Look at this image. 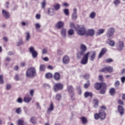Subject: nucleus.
Wrapping results in <instances>:
<instances>
[{"instance_id":"46","label":"nucleus","mask_w":125,"mask_h":125,"mask_svg":"<svg viewBox=\"0 0 125 125\" xmlns=\"http://www.w3.org/2000/svg\"><path fill=\"white\" fill-rule=\"evenodd\" d=\"M120 3L121 1L120 0H115L114 1V4L116 6H117V5H119V4H120Z\"/></svg>"},{"instance_id":"14","label":"nucleus","mask_w":125,"mask_h":125,"mask_svg":"<svg viewBox=\"0 0 125 125\" xmlns=\"http://www.w3.org/2000/svg\"><path fill=\"white\" fill-rule=\"evenodd\" d=\"M105 84L104 83H97L95 84V88L97 90H99L100 88H101L102 87L104 86Z\"/></svg>"},{"instance_id":"33","label":"nucleus","mask_w":125,"mask_h":125,"mask_svg":"<svg viewBox=\"0 0 125 125\" xmlns=\"http://www.w3.org/2000/svg\"><path fill=\"white\" fill-rule=\"evenodd\" d=\"M24 120L20 119L18 121V125H24Z\"/></svg>"},{"instance_id":"39","label":"nucleus","mask_w":125,"mask_h":125,"mask_svg":"<svg viewBox=\"0 0 125 125\" xmlns=\"http://www.w3.org/2000/svg\"><path fill=\"white\" fill-rule=\"evenodd\" d=\"M46 79H51L52 78V74L50 73H48L45 75Z\"/></svg>"},{"instance_id":"41","label":"nucleus","mask_w":125,"mask_h":125,"mask_svg":"<svg viewBox=\"0 0 125 125\" xmlns=\"http://www.w3.org/2000/svg\"><path fill=\"white\" fill-rule=\"evenodd\" d=\"M94 119L95 120H99V119H100V116L99 113H95L94 115Z\"/></svg>"},{"instance_id":"50","label":"nucleus","mask_w":125,"mask_h":125,"mask_svg":"<svg viewBox=\"0 0 125 125\" xmlns=\"http://www.w3.org/2000/svg\"><path fill=\"white\" fill-rule=\"evenodd\" d=\"M77 8L73 9V13H72V16H77Z\"/></svg>"},{"instance_id":"10","label":"nucleus","mask_w":125,"mask_h":125,"mask_svg":"<svg viewBox=\"0 0 125 125\" xmlns=\"http://www.w3.org/2000/svg\"><path fill=\"white\" fill-rule=\"evenodd\" d=\"M62 62L64 64H68L69 62H70V57L68 56H64L62 58Z\"/></svg>"},{"instance_id":"56","label":"nucleus","mask_w":125,"mask_h":125,"mask_svg":"<svg viewBox=\"0 0 125 125\" xmlns=\"http://www.w3.org/2000/svg\"><path fill=\"white\" fill-rule=\"evenodd\" d=\"M83 78L85 79V80H87L89 78V74H85L83 76Z\"/></svg>"},{"instance_id":"11","label":"nucleus","mask_w":125,"mask_h":125,"mask_svg":"<svg viewBox=\"0 0 125 125\" xmlns=\"http://www.w3.org/2000/svg\"><path fill=\"white\" fill-rule=\"evenodd\" d=\"M55 27L57 29H61L62 27H64V22L60 21L55 24Z\"/></svg>"},{"instance_id":"5","label":"nucleus","mask_w":125,"mask_h":125,"mask_svg":"<svg viewBox=\"0 0 125 125\" xmlns=\"http://www.w3.org/2000/svg\"><path fill=\"white\" fill-rule=\"evenodd\" d=\"M29 52L31 53L33 58H37L38 57V52L35 50V47L31 46L29 48Z\"/></svg>"},{"instance_id":"29","label":"nucleus","mask_w":125,"mask_h":125,"mask_svg":"<svg viewBox=\"0 0 125 125\" xmlns=\"http://www.w3.org/2000/svg\"><path fill=\"white\" fill-rule=\"evenodd\" d=\"M93 104L94 108L98 107V100L94 99L93 100Z\"/></svg>"},{"instance_id":"40","label":"nucleus","mask_w":125,"mask_h":125,"mask_svg":"<svg viewBox=\"0 0 125 125\" xmlns=\"http://www.w3.org/2000/svg\"><path fill=\"white\" fill-rule=\"evenodd\" d=\"M106 70L107 72L111 73L113 72V67L112 66H106Z\"/></svg>"},{"instance_id":"8","label":"nucleus","mask_w":125,"mask_h":125,"mask_svg":"<svg viewBox=\"0 0 125 125\" xmlns=\"http://www.w3.org/2000/svg\"><path fill=\"white\" fill-rule=\"evenodd\" d=\"M86 53H88V56H90L89 57V60L90 61H93L94 60V58L96 56V53L95 51H91V52H88Z\"/></svg>"},{"instance_id":"18","label":"nucleus","mask_w":125,"mask_h":125,"mask_svg":"<svg viewBox=\"0 0 125 125\" xmlns=\"http://www.w3.org/2000/svg\"><path fill=\"white\" fill-rule=\"evenodd\" d=\"M83 55H84V52L82 51L78 52L77 54V58H78V59H81Z\"/></svg>"},{"instance_id":"25","label":"nucleus","mask_w":125,"mask_h":125,"mask_svg":"<svg viewBox=\"0 0 125 125\" xmlns=\"http://www.w3.org/2000/svg\"><path fill=\"white\" fill-rule=\"evenodd\" d=\"M106 92V84L101 88L100 93L101 94H104Z\"/></svg>"},{"instance_id":"57","label":"nucleus","mask_w":125,"mask_h":125,"mask_svg":"<svg viewBox=\"0 0 125 125\" xmlns=\"http://www.w3.org/2000/svg\"><path fill=\"white\" fill-rule=\"evenodd\" d=\"M105 61L107 63H111V62H113V59H106Z\"/></svg>"},{"instance_id":"23","label":"nucleus","mask_w":125,"mask_h":125,"mask_svg":"<svg viewBox=\"0 0 125 125\" xmlns=\"http://www.w3.org/2000/svg\"><path fill=\"white\" fill-rule=\"evenodd\" d=\"M94 33H95L94 29H88L87 32V35L88 36H93Z\"/></svg>"},{"instance_id":"20","label":"nucleus","mask_w":125,"mask_h":125,"mask_svg":"<svg viewBox=\"0 0 125 125\" xmlns=\"http://www.w3.org/2000/svg\"><path fill=\"white\" fill-rule=\"evenodd\" d=\"M60 73L56 72L54 75V78L56 81H59L60 80Z\"/></svg>"},{"instance_id":"59","label":"nucleus","mask_w":125,"mask_h":125,"mask_svg":"<svg viewBox=\"0 0 125 125\" xmlns=\"http://www.w3.org/2000/svg\"><path fill=\"white\" fill-rule=\"evenodd\" d=\"M11 88V85L10 84H7L6 85V89L7 90H9Z\"/></svg>"},{"instance_id":"60","label":"nucleus","mask_w":125,"mask_h":125,"mask_svg":"<svg viewBox=\"0 0 125 125\" xmlns=\"http://www.w3.org/2000/svg\"><path fill=\"white\" fill-rule=\"evenodd\" d=\"M99 81H101V82H102V81H104V78H103V76H102V75H100L99 76Z\"/></svg>"},{"instance_id":"12","label":"nucleus","mask_w":125,"mask_h":125,"mask_svg":"<svg viewBox=\"0 0 125 125\" xmlns=\"http://www.w3.org/2000/svg\"><path fill=\"white\" fill-rule=\"evenodd\" d=\"M53 110H54V105H53V103H51L49 108L47 110V114H50Z\"/></svg>"},{"instance_id":"6","label":"nucleus","mask_w":125,"mask_h":125,"mask_svg":"<svg viewBox=\"0 0 125 125\" xmlns=\"http://www.w3.org/2000/svg\"><path fill=\"white\" fill-rule=\"evenodd\" d=\"M63 84L61 83H58L56 84L54 86V91H58V90H61V89H63Z\"/></svg>"},{"instance_id":"51","label":"nucleus","mask_w":125,"mask_h":125,"mask_svg":"<svg viewBox=\"0 0 125 125\" xmlns=\"http://www.w3.org/2000/svg\"><path fill=\"white\" fill-rule=\"evenodd\" d=\"M22 44H23V41H22V40L20 39L19 42H18V44L17 45L18 46H20V45H22Z\"/></svg>"},{"instance_id":"13","label":"nucleus","mask_w":125,"mask_h":125,"mask_svg":"<svg viewBox=\"0 0 125 125\" xmlns=\"http://www.w3.org/2000/svg\"><path fill=\"white\" fill-rule=\"evenodd\" d=\"M118 112L120 114L121 116H123L124 115V113H125V109L124 108V107L119 105L118 106Z\"/></svg>"},{"instance_id":"53","label":"nucleus","mask_w":125,"mask_h":125,"mask_svg":"<svg viewBox=\"0 0 125 125\" xmlns=\"http://www.w3.org/2000/svg\"><path fill=\"white\" fill-rule=\"evenodd\" d=\"M17 102H18V103L21 104L23 102V100H22V98H19L17 100Z\"/></svg>"},{"instance_id":"38","label":"nucleus","mask_w":125,"mask_h":125,"mask_svg":"<svg viewBox=\"0 0 125 125\" xmlns=\"http://www.w3.org/2000/svg\"><path fill=\"white\" fill-rule=\"evenodd\" d=\"M40 70L42 72V71H45V65H44V64H41L40 66Z\"/></svg>"},{"instance_id":"2","label":"nucleus","mask_w":125,"mask_h":125,"mask_svg":"<svg viewBox=\"0 0 125 125\" xmlns=\"http://www.w3.org/2000/svg\"><path fill=\"white\" fill-rule=\"evenodd\" d=\"M75 30L78 35L80 36H84L86 34L85 27L83 25H78Z\"/></svg>"},{"instance_id":"37","label":"nucleus","mask_w":125,"mask_h":125,"mask_svg":"<svg viewBox=\"0 0 125 125\" xmlns=\"http://www.w3.org/2000/svg\"><path fill=\"white\" fill-rule=\"evenodd\" d=\"M63 13L66 16H69V14H70V12H69V9H64L63 10Z\"/></svg>"},{"instance_id":"48","label":"nucleus","mask_w":125,"mask_h":125,"mask_svg":"<svg viewBox=\"0 0 125 125\" xmlns=\"http://www.w3.org/2000/svg\"><path fill=\"white\" fill-rule=\"evenodd\" d=\"M2 14L5 16H9V13L7 12H6V11L3 10L2 11Z\"/></svg>"},{"instance_id":"54","label":"nucleus","mask_w":125,"mask_h":125,"mask_svg":"<svg viewBox=\"0 0 125 125\" xmlns=\"http://www.w3.org/2000/svg\"><path fill=\"white\" fill-rule=\"evenodd\" d=\"M35 92V90L34 89H31L29 91V93L31 96H34V93Z\"/></svg>"},{"instance_id":"7","label":"nucleus","mask_w":125,"mask_h":125,"mask_svg":"<svg viewBox=\"0 0 125 125\" xmlns=\"http://www.w3.org/2000/svg\"><path fill=\"white\" fill-rule=\"evenodd\" d=\"M116 48L119 51H122L124 48V42L119 41L116 44Z\"/></svg>"},{"instance_id":"30","label":"nucleus","mask_w":125,"mask_h":125,"mask_svg":"<svg viewBox=\"0 0 125 125\" xmlns=\"http://www.w3.org/2000/svg\"><path fill=\"white\" fill-rule=\"evenodd\" d=\"M15 113H16V114H18V115H20L21 114L22 108L18 107L15 110Z\"/></svg>"},{"instance_id":"52","label":"nucleus","mask_w":125,"mask_h":125,"mask_svg":"<svg viewBox=\"0 0 125 125\" xmlns=\"http://www.w3.org/2000/svg\"><path fill=\"white\" fill-rule=\"evenodd\" d=\"M70 27L72 29H75V23L73 22H70Z\"/></svg>"},{"instance_id":"27","label":"nucleus","mask_w":125,"mask_h":125,"mask_svg":"<svg viewBox=\"0 0 125 125\" xmlns=\"http://www.w3.org/2000/svg\"><path fill=\"white\" fill-rule=\"evenodd\" d=\"M55 99L57 101H60L62 99V95L60 94H57L56 95Z\"/></svg>"},{"instance_id":"3","label":"nucleus","mask_w":125,"mask_h":125,"mask_svg":"<svg viewBox=\"0 0 125 125\" xmlns=\"http://www.w3.org/2000/svg\"><path fill=\"white\" fill-rule=\"evenodd\" d=\"M115 28L113 27H110L107 29L106 32V36L107 38H113L114 34L115 33Z\"/></svg>"},{"instance_id":"9","label":"nucleus","mask_w":125,"mask_h":125,"mask_svg":"<svg viewBox=\"0 0 125 125\" xmlns=\"http://www.w3.org/2000/svg\"><path fill=\"white\" fill-rule=\"evenodd\" d=\"M99 114L100 115V119L101 120H104L106 118V113L103 109H101L99 111Z\"/></svg>"},{"instance_id":"47","label":"nucleus","mask_w":125,"mask_h":125,"mask_svg":"<svg viewBox=\"0 0 125 125\" xmlns=\"http://www.w3.org/2000/svg\"><path fill=\"white\" fill-rule=\"evenodd\" d=\"M114 85L115 87H119L120 86V81H116L114 83Z\"/></svg>"},{"instance_id":"63","label":"nucleus","mask_w":125,"mask_h":125,"mask_svg":"<svg viewBox=\"0 0 125 125\" xmlns=\"http://www.w3.org/2000/svg\"><path fill=\"white\" fill-rule=\"evenodd\" d=\"M121 82H122V83H125V77H123L122 78H121Z\"/></svg>"},{"instance_id":"61","label":"nucleus","mask_w":125,"mask_h":125,"mask_svg":"<svg viewBox=\"0 0 125 125\" xmlns=\"http://www.w3.org/2000/svg\"><path fill=\"white\" fill-rule=\"evenodd\" d=\"M42 53L43 54H46L47 53V50L44 49L42 50Z\"/></svg>"},{"instance_id":"4","label":"nucleus","mask_w":125,"mask_h":125,"mask_svg":"<svg viewBox=\"0 0 125 125\" xmlns=\"http://www.w3.org/2000/svg\"><path fill=\"white\" fill-rule=\"evenodd\" d=\"M88 62V53L83 55V58L81 61V64L82 65H86Z\"/></svg>"},{"instance_id":"62","label":"nucleus","mask_w":125,"mask_h":125,"mask_svg":"<svg viewBox=\"0 0 125 125\" xmlns=\"http://www.w3.org/2000/svg\"><path fill=\"white\" fill-rule=\"evenodd\" d=\"M3 40L4 41V42H8V38L6 37H4L3 38Z\"/></svg>"},{"instance_id":"28","label":"nucleus","mask_w":125,"mask_h":125,"mask_svg":"<svg viewBox=\"0 0 125 125\" xmlns=\"http://www.w3.org/2000/svg\"><path fill=\"white\" fill-rule=\"evenodd\" d=\"M26 41L27 42H29V41H30V40H31V35L30 34V32H26Z\"/></svg>"},{"instance_id":"22","label":"nucleus","mask_w":125,"mask_h":125,"mask_svg":"<svg viewBox=\"0 0 125 125\" xmlns=\"http://www.w3.org/2000/svg\"><path fill=\"white\" fill-rule=\"evenodd\" d=\"M32 100V97L30 96H27L24 98V101L25 103H29Z\"/></svg>"},{"instance_id":"26","label":"nucleus","mask_w":125,"mask_h":125,"mask_svg":"<svg viewBox=\"0 0 125 125\" xmlns=\"http://www.w3.org/2000/svg\"><path fill=\"white\" fill-rule=\"evenodd\" d=\"M48 14H49V15H53L54 14V9L49 8L48 9Z\"/></svg>"},{"instance_id":"17","label":"nucleus","mask_w":125,"mask_h":125,"mask_svg":"<svg viewBox=\"0 0 125 125\" xmlns=\"http://www.w3.org/2000/svg\"><path fill=\"white\" fill-rule=\"evenodd\" d=\"M80 49H81V51L83 52H85L86 50H87V47L86 46L83 44H81L80 45Z\"/></svg>"},{"instance_id":"21","label":"nucleus","mask_w":125,"mask_h":125,"mask_svg":"<svg viewBox=\"0 0 125 125\" xmlns=\"http://www.w3.org/2000/svg\"><path fill=\"white\" fill-rule=\"evenodd\" d=\"M89 96L90 97H92V93L90 92H85L84 93V97H85V98H87V97H89Z\"/></svg>"},{"instance_id":"31","label":"nucleus","mask_w":125,"mask_h":125,"mask_svg":"<svg viewBox=\"0 0 125 125\" xmlns=\"http://www.w3.org/2000/svg\"><path fill=\"white\" fill-rule=\"evenodd\" d=\"M37 119H36V117H32L30 119V123L31 124H33V125H35L36 124Z\"/></svg>"},{"instance_id":"43","label":"nucleus","mask_w":125,"mask_h":125,"mask_svg":"<svg viewBox=\"0 0 125 125\" xmlns=\"http://www.w3.org/2000/svg\"><path fill=\"white\" fill-rule=\"evenodd\" d=\"M115 92H116V91L114 88H112L109 90V93L111 95H114L115 94Z\"/></svg>"},{"instance_id":"1","label":"nucleus","mask_w":125,"mask_h":125,"mask_svg":"<svg viewBox=\"0 0 125 125\" xmlns=\"http://www.w3.org/2000/svg\"><path fill=\"white\" fill-rule=\"evenodd\" d=\"M26 76L27 78H33L37 76V71H36V68L32 67L28 69L26 72Z\"/></svg>"},{"instance_id":"42","label":"nucleus","mask_w":125,"mask_h":125,"mask_svg":"<svg viewBox=\"0 0 125 125\" xmlns=\"http://www.w3.org/2000/svg\"><path fill=\"white\" fill-rule=\"evenodd\" d=\"M74 30L73 29L69 30L68 32V36H73V35H74Z\"/></svg>"},{"instance_id":"64","label":"nucleus","mask_w":125,"mask_h":125,"mask_svg":"<svg viewBox=\"0 0 125 125\" xmlns=\"http://www.w3.org/2000/svg\"><path fill=\"white\" fill-rule=\"evenodd\" d=\"M96 15V13L94 12H92L90 14V16H95Z\"/></svg>"},{"instance_id":"15","label":"nucleus","mask_w":125,"mask_h":125,"mask_svg":"<svg viewBox=\"0 0 125 125\" xmlns=\"http://www.w3.org/2000/svg\"><path fill=\"white\" fill-rule=\"evenodd\" d=\"M61 35L63 38H65L66 35H67V30L65 28H62L61 30Z\"/></svg>"},{"instance_id":"19","label":"nucleus","mask_w":125,"mask_h":125,"mask_svg":"<svg viewBox=\"0 0 125 125\" xmlns=\"http://www.w3.org/2000/svg\"><path fill=\"white\" fill-rule=\"evenodd\" d=\"M106 52H107V49L105 48H103L99 54V58H101V57L103 55H104V54H105Z\"/></svg>"},{"instance_id":"58","label":"nucleus","mask_w":125,"mask_h":125,"mask_svg":"<svg viewBox=\"0 0 125 125\" xmlns=\"http://www.w3.org/2000/svg\"><path fill=\"white\" fill-rule=\"evenodd\" d=\"M101 72H107V67H105L103 69H101Z\"/></svg>"},{"instance_id":"16","label":"nucleus","mask_w":125,"mask_h":125,"mask_svg":"<svg viewBox=\"0 0 125 125\" xmlns=\"http://www.w3.org/2000/svg\"><path fill=\"white\" fill-rule=\"evenodd\" d=\"M104 33H105V29L103 28L99 29L96 32L97 36H100V35H102Z\"/></svg>"},{"instance_id":"35","label":"nucleus","mask_w":125,"mask_h":125,"mask_svg":"<svg viewBox=\"0 0 125 125\" xmlns=\"http://www.w3.org/2000/svg\"><path fill=\"white\" fill-rule=\"evenodd\" d=\"M42 9H45V6H46V1L44 0L41 3Z\"/></svg>"},{"instance_id":"55","label":"nucleus","mask_w":125,"mask_h":125,"mask_svg":"<svg viewBox=\"0 0 125 125\" xmlns=\"http://www.w3.org/2000/svg\"><path fill=\"white\" fill-rule=\"evenodd\" d=\"M14 80L15 81H19L20 78H19V75L18 74H16L14 77Z\"/></svg>"},{"instance_id":"49","label":"nucleus","mask_w":125,"mask_h":125,"mask_svg":"<svg viewBox=\"0 0 125 125\" xmlns=\"http://www.w3.org/2000/svg\"><path fill=\"white\" fill-rule=\"evenodd\" d=\"M3 75H0V84H2L3 83Z\"/></svg>"},{"instance_id":"32","label":"nucleus","mask_w":125,"mask_h":125,"mask_svg":"<svg viewBox=\"0 0 125 125\" xmlns=\"http://www.w3.org/2000/svg\"><path fill=\"white\" fill-rule=\"evenodd\" d=\"M108 41H109V42H108V43L109 44V45H110V46H115V41H113V40H110L109 39H108Z\"/></svg>"},{"instance_id":"45","label":"nucleus","mask_w":125,"mask_h":125,"mask_svg":"<svg viewBox=\"0 0 125 125\" xmlns=\"http://www.w3.org/2000/svg\"><path fill=\"white\" fill-rule=\"evenodd\" d=\"M81 120L83 122V123L84 124V125H85V124L86 123H87V120L86 119V118H85V117H82L81 118Z\"/></svg>"},{"instance_id":"24","label":"nucleus","mask_w":125,"mask_h":125,"mask_svg":"<svg viewBox=\"0 0 125 125\" xmlns=\"http://www.w3.org/2000/svg\"><path fill=\"white\" fill-rule=\"evenodd\" d=\"M67 91L69 93H73L74 92V88L73 86L69 85L67 86Z\"/></svg>"},{"instance_id":"44","label":"nucleus","mask_w":125,"mask_h":125,"mask_svg":"<svg viewBox=\"0 0 125 125\" xmlns=\"http://www.w3.org/2000/svg\"><path fill=\"white\" fill-rule=\"evenodd\" d=\"M90 85V83L88 81L86 83L84 84V88H88V87Z\"/></svg>"},{"instance_id":"36","label":"nucleus","mask_w":125,"mask_h":125,"mask_svg":"<svg viewBox=\"0 0 125 125\" xmlns=\"http://www.w3.org/2000/svg\"><path fill=\"white\" fill-rule=\"evenodd\" d=\"M61 7V5L60 4L57 3L54 5V8L56 10H59L60 8Z\"/></svg>"},{"instance_id":"34","label":"nucleus","mask_w":125,"mask_h":125,"mask_svg":"<svg viewBox=\"0 0 125 125\" xmlns=\"http://www.w3.org/2000/svg\"><path fill=\"white\" fill-rule=\"evenodd\" d=\"M41 28V24L39 23L35 24V29L37 32H40V29Z\"/></svg>"}]
</instances>
